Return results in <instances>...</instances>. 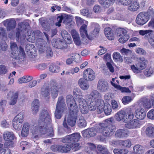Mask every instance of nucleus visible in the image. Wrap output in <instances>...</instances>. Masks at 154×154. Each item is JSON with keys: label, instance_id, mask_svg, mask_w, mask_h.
<instances>
[{"label": "nucleus", "instance_id": "obj_1", "mask_svg": "<svg viewBox=\"0 0 154 154\" xmlns=\"http://www.w3.org/2000/svg\"><path fill=\"white\" fill-rule=\"evenodd\" d=\"M114 122L113 117H111L105 120L103 123L99 124L97 128L99 132L105 137L112 136L115 129V126L112 125Z\"/></svg>", "mask_w": 154, "mask_h": 154}, {"label": "nucleus", "instance_id": "obj_2", "mask_svg": "<svg viewBox=\"0 0 154 154\" xmlns=\"http://www.w3.org/2000/svg\"><path fill=\"white\" fill-rule=\"evenodd\" d=\"M50 88L51 95L53 98L55 99L57 96L59 90H62L64 89V87L62 85L58 84L54 81L51 80L48 87L42 89L41 94L42 97H46L49 95Z\"/></svg>", "mask_w": 154, "mask_h": 154}, {"label": "nucleus", "instance_id": "obj_3", "mask_svg": "<svg viewBox=\"0 0 154 154\" xmlns=\"http://www.w3.org/2000/svg\"><path fill=\"white\" fill-rule=\"evenodd\" d=\"M78 100L79 108L81 113L83 114L88 113V109L92 111L95 110L97 107L98 108L100 105H101V103H97L96 101L90 100H88L90 103L88 105L85 100L83 98L79 97Z\"/></svg>", "mask_w": 154, "mask_h": 154}, {"label": "nucleus", "instance_id": "obj_4", "mask_svg": "<svg viewBox=\"0 0 154 154\" xmlns=\"http://www.w3.org/2000/svg\"><path fill=\"white\" fill-rule=\"evenodd\" d=\"M36 131L37 132H39L41 134H46L49 137H52L54 134L53 128L51 123L48 124L47 123L41 122L38 126L35 127L33 130V133L35 134Z\"/></svg>", "mask_w": 154, "mask_h": 154}, {"label": "nucleus", "instance_id": "obj_5", "mask_svg": "<svg viewBox=\"0 0 154 154\" xmlns=\"http://www.w3.org/2000/svg\"><path fill=\"white\" fill-rule=\"evenodd\" d=\"M66 110L67 107L64 97L61 96L59 97L54 113L56 118L60 119L62 116L63 113Z\"/></svg>", "mask_w": 154, "mask_h": 154}, {"label": "nucleus", "instance_id": "obj_6", "mask_svg": "<svg viewBox=\"0 0 154 154\" xmlns=\"http://www.w3.org/2000/svg\"><path fill=\"white\" fill-rule=\"evenodd\" d=\"M71 141V144L74 148L75 151H76L79 149V144L78 143L81 138V136L79 133H75L69 135Z\"/></svg>", "mask_w": 154, "mask_h": 154}, {"label": "nucleus", "instance_id": "obj_7", "mask_svg": "<svg viewBox=\"0 0 154 154\" xmlns=\"http://www.w3.org/2000/svg\"><path fill=\"white\" fill-rule=\"evenodd\" d=\"M52 44L54 47L60 49H66L67 47L66 42L59 38L53 39L52 41Z\"/></svg>", "mask_w": 154, "mask_h": 154}, {"label": "nucleus", "instance_id": "obj_8", "mask_svg": "<svg viewBox=\"0 0 154 154\" xmlns=\"http://www.w3.org/2000/svg\"><path fill=\"white\" fill-rule=\"evenodd\" d=\"M146 14L145 12H142L137 15L136 21L138 24L143 25L148 21Z\"/></svg>", "mask_w": 154, "mask_h": 154}, {"label": "nucleus", "instance_id": "obj_9", "mask_svg": "<svg viewBox=\"0 0 154 154\" xmlns=\"http://www.w3.org/2000/svg\"><path fill=\"white\" fill-rule=\"evenodd\" d=\"M39 119L41 122L47 123L48 124L50 123L51 120L50 114L46 110L43 109L40 114Z\"/></svg>", "mask_w": 154, "mask_h": 154}, {"label": "nucleus", "instance_id": "obj_10", "mask_svg": "<svg viewBox=\"0 0 154 154\" xmlns=\"http://www.w3.org/2000/svg\"><path fill=\"white\" fill-rule=\"evenodd\" d=\"M101 98L100 93L96 90H93L89 95L88 100L96 101L97 103H101Z\"/></svg>", "mask_w": 154, "mask_h": 154}, {"label": "nucleus", "instance_id": "obj_11", "mask_svg": "<svg viewBox=\"0 0 154 154\" xmlns=\"http://www.w3.org/2000/svg\"><path fill=\"white\" fill-rule=\"evenodd\" d=\"M103 111L106 115H109L111 114L112 109L109 104L103 105L102 103L101 105H100L97 108V112L98 113L100 114Z\"/></svg>", "mask_w": 154, "mask_h": 154}, {"label": "nucleus", "instance_id": "obj_12", "mask_svg": "<svg viewBox=\"0 0 154 154\" xmlns=\"http://www.w3.org/2000/svg\"><path fill=\"white\" fill-rule=\"evenodd\" d=\"M18 27L17 29V32L16 33V37L19 39L20 32H24L26 31V28L29 27V23L26 21H24L18 24Z\"/></svg>", "mask_w": 154, "mask_h": 154}, {"label": "nucleus", "instance_id": "obj_13", "mask_svg": "<svg viewBox=\"0 0 154 154\" xmlns=\"http://www.w3.org/2000/svg\"><path fill=\"white\" fill-rule=\"evenodd\" d=\"M83 77L86 80L91 81L95 78V75L94 72L91 69L85 70L83 72Z\"/></svg>", "mask_w": 154, "mask_h": 154}, {"label": "nucleus", "instance_id": "obj_14", "mask_svg": "<svg viewBox=\"0 0 154 154\" xmlns=\"http://www.w3.org/2000/svg\"><path fill=\"white\" fill-rule=\"evenodd\" d=\"M11 48L12 50L11 56L16 60H19L20 58V56L18 54L19 49L16 43H11Z\"/></svg>", "mask_w": 154, "mask_h": 154}, {"label": "nucleus", "instance_id": "obj_15", "mask_svg": "<svg viewBox=\"0 0 154 154\" xmlns=\"http://www.w3.org/2000/svg\"><path fill=\"white\" fill-rule=\"evenodd\" d=\"M97 88L98 90L101 92L106 91L109 88L108 84L103 79H100L98 82Z\"/></svg>", "mask_w": 154, "mask_h": 154}, {"label": "nucleus", "instance_id": "obj_16", "mask_svg": "<svg viewBox=\"0 0 154 154\" xmlns=\"http://www.w3.org/2000/svg\"><path fill=\"white\" fill-rule=\"evenodd\" d=\"M97 131L94 128L85 129L82 132L83 136L85 138H89L95 136L97 133Z\"/></svg>", "mask_w": 154, "mask_h": 154}, {"label": "nucleus", "instance_id": "obj_17", "mask_svg": "<svg viewBox=\"0 0 154 154\" xmlns=\"http://www.w3.org/2000/svg\"><path fill=\"white\" fill-rule=\"evenodd\" d=\"M2 23L6 27L8 31H10L14 29L16 22L14 19H8L4 21Z\"/></svg>", "mask_w": 154, "mask_h": 154}, {"label": "nucleus", "instance_id": "obj_18", "mask_svg": "<svg viewBox=\"0 0 154 154\" xmlns=\"http://www.w3.org/2000/svg\"><path fill=\"white\" fill-rule=\"evenodd\" d=\"M127 116L125 112L121 110L116 113L115 116L116 119L118 121L122 120L124 122H128Z\"/></svg>", "mask_w": 154, "mask_h": 154}, {"label": "nucleus", "instance_id": "obj_19", "mask_svg": "<svg viewBox=\"0 0 154 154\" xmlns=\"http://www.w3.org/2000/svg\"><path fill=\"white\" fill-rule=\"evenodd\" d=\"M140 122L137 119H134L125 124V127L129 129L139 128L140 125Z\"/></svg>", "mask_w": 154, "mask_h": 154}, {"label": "nucleus", "instance_id": "obj_20", "mask_svg": "<svg viewBox=\"0 0 154 154\" xmlns=\"http://www.w3.org/2000/svg\"><path fill=\"white\" fill-rule=\"evenodd\" d=\"M36 45L41 53L44 52L45 50V46L47 44L46 42L42 38H38L36 40Z\"/></svg>", "mask_w": 154, "mask_h": 154}, {"label": "nucleus", "instance_id": "obj_21", "mask_svg": "<svg viewBox=\"0 0 154 154\" xmlns=\"http://www.w3.org/2000/svg\"><path fill=\"white\" fill-rule=\"evenodd\" d=\"M84 78H80L78 81V83L80 88L84 90H88L90 86L88 82Z\"/></svg>", "mask_w": 154, "mask_h": 154}, {"label": "nucleus", "instance_id": "obj_22", "mask_svg": "<svg viewBox=\"0 0 154 154\" xmlns=\"http://www.w3.org/2000/svg\"><path fill=\"white\" fill-rule=\"evenodd\" d=\"M72 36L75 44L77 45H80L81 44L79 35L77 31L74 29L71 32Z\"/></svg>", "mask_w": 154, "mask_h": 154}, {"label": "nucleus", "instance_id": "obj_23", "mask_svg": "<svg viewBox=\"0 0 154 154\" xmlns=\"http://www.w3.org/2000/svg\"><path fill=\"white\" fill-rule=\"evenodd\" d=\"M139 60L137 63V68L140 70H143L145 68L147 63V61L143 57H139Z\"/></svg>", "mask_w": 154, "mask_h": 154}, {"label": "nucleus", "instance_id": "obj_24", "mask_svg": "<svg viewBox=\"0 0 154 154\" xmlns=\"http://www.w3.org/2000/svg\"><path fill=\"white\" fill-rule=\"evenodd\" d=\"M69 110V116L72 117H77L79 109L77 105H73L72 106L68 107Z\"/></svg>", "mask_w": 154, "mask_h": 154}, {"label": "nucleus", "instance_id": "obj_25", "mask_svg": "<svg viewBox=\"0 0 154 154\" xmlns=\"http://www.w3.org/2000/svg\"><path fill=\"white\" fill-rule=\"evenodd\" d=\"M135 116L137 118L140 120L143 119L146 116V112L143 109H137L135 112Z\"/></svg>", "mask_w": 154, "mask_h": 154}, {"label": "nucleus", "instance_id": "obj_26", "mask_svg": "<svg viewBox=\"0 0 154 154\" xmlns=\"http://www.w3.org/2000/svg\"><path fill=\"white\" fill-rule=\"evenodd\" d=\"M153 31L151 29L140 30L139 31V34L142 36H144L145 38L148 40L151 36L153 35V34L151 33Z\"/></svg>", "mask_w": 154, "mask_h": 154}, {"label": "nucleus", "instance_id": "obj_27", "mask_svg": "<svg viewBox=\"0 0 154 154\" xmlns=\"http://www.w3.org/2000/svg\"><path fill=\"white\" fill-rule=\"evenodd\" d=\"M29 124L27 122L25 123L23 125L21 135L24 137H26L28 134L29 129Z\"/></svg>", "mask_w": 154, "mask_h": 154}, {"label": "nucleus", "instance_id": "obj_28", "mask_svg": "<svg viewBox=\"0 0 154 154\" xmlns=\"http://www.w3.org/2000/svg\"><path fill=\"white\" fill-rule=\"evenodd\" d=\"M128 130L126 129H119L117 130L115 133L116 137L120 138L126 137L128 135Z\"/></svg>", "mask_w": 154, "mask_h": 154}, {"label": "nucleus", "instance_id": "obj_29", "mask_svg": "<svg viewBox=\"0 0 154 154\" xmlns=\"http://www.w3.org/2000/svg\"><path fill=\"white\" fill-rule=\"evenodd\" d=\"M33 34L34 36H32V39L30 38V37H29L30 36L31 37V35H28V34L27 35V36L29 37L28 38H26L28 41L31 42H34L35 40V36L38 37L42 36V33L38 30H36L33 32L32 35H33Z\"/></svg>", "mask_w": 154, "mask_h": 154}, {"label": "nucleus", "instance_id": "obj_30", "mask_svg": "<svg viewBox=\"0 0 154 154\" xmlns=\"http://www.w3.org/2000/svg\"><path fill=\"white\" fill-rule=\"evenodd\" d=\"M71 144L67 145L65 144L63 146L60 145V152L67 153L69 152L71 150V148H72V150L75 151V148L72 146Z\"/></svg>", "mask_w": 154, "mask_h": 154}, {"label": "nucleus", "instance_id": "obj_31", "mask_svg": "<svg viewBox=\"0 0 154 154\" xmlns=\"http://www.w3.org/2000/svg\"><path fill=\"white\" fill-rule=\"evenodd\" d=\"M145 134L149 137H154V126L147 127L145 130Z\"/></svg>", "mask_w": 154, "mask_h": 154}, {"label": "nucleus", "instance_id": "obj_32", "mask_svg": "<svg viewBox=\"0 0 154 154\" xmlns=\"http://www.w3.org/2000/svg\"><path fill=\"white\" fill-rule=\"evenodd\" d=\"M3 136L4 140L6 141H11L14 140V135L12 132L8 131L4 132Z\"/></svg>", "mask_w": 154, "mask_h": 154}, {"label": "nucleus", "instance_id": "obj_33", "mask_svg": "<svg viewBox=\"0 0 154 154\" xmlns=\"http://www.w3.org/2000/svg\"><path fill=\"white\" fill-rule=\"evenodd\" d=\"M128 5V10L133 11H136L140 7L139 3L136 1L132 2Z\"/></svg>", "mask_w": 154, "mask_h": 154}, {"label": "nucleus", "instance_id": "obj_34", "mask_svg": "<svg viewBox=\"0 0 154 154\" xmlns=\"http://www.w3.org/2000/svg\"><path fill=\"white\" fill-rule=\"evenodd\" d=\"M66 103L68 107L77 104L73 97L71 95L66 96Z\"/></svg>", "mask_w": 154, "mask_h": 154}, {"label": "nucleus", "instance_id": "obj_35", "mask_svg": "<svg viewBox=\"0 0 154 154\" xmlns=\"http://www.w3.org/2000/svg\"><path fill=\"white\" fill-rule=\"evenodd\" d=\"M32 106L33 113L36 114L38 111L39 108L38 100L37 99L34 100L32 103Z\"/></svg>", "mask_w": 154, "mask_h": 154}, {"label": "nucleus", "instance_id": "obj_36", "mask_svg": "<svg viewBox=\"0 0 154 154\" xmlns=\"http://www.w3.org/2000/svg\"><path fill=\"white\" fill-rule=\"evenodd\" d=\"M115 0H99V2L104 7H107L113 4Z\"/></svg>", "mask_w": 154, "mask_h": 154}, {"label": "nucleus", "instance_id": "obj_37", "mask_svg": "<svg viewBox=\"0 0 154 154\" xmlns=\"http://www.w3.org/2000/svg\"><path fill=\"white\" fill-rule=\"evenodd\" d=\"M87 26L86 24H83L81 27L80 31L81 36L84 38L85 36L88 37V35L87 33Z\"/></svg>", "mask_w": 154, "mask_h": 154}, {"label": "nucleus", "instance_id": "obj_38", "mask_svg": "<svg viewBox=\"0 0 154 154\" xmlns=\"http://www.w3.org/2000/svg\"><path fill=\"white\" fill-rule=\"evenodd\" d=\"M24 117V112H21L15 117L13 120L18 121L19 123H23Z\"/></svg>", "mask_w": 154, "mask_h": 154}, {"label": "nucleus", "instance_id": "obj_39", "mask_svg": "<svg viewBox=\"0 0 154 154\" xmlns=\"http://www.w3.org/2000/svg\"><path fill=\"white\" fill-rule=\"evenodd\" d=\"M32 79V76H26L20 78L18 80V82L19 83H22L28 82Z\"/></svg>", "mask_w": 154, "mask_h": 154}, {"label": "nucleus", "instance_id": "obj_40", "mask_svg": "<svg viewBox=\"0 0 154 154\" xmlns=\"http://www.w3.org/2000/svg\"><path fill=\"white\" fill-rule=\"evenodd\" d=\"M127 31L126 29L123 28H119L116 29V33L117 36H120L127 34Z\"/></svg>", "mask_w": 154, "mask_h": 154}, {"label": "nucleus", "instance_id": "obj_41", "mask_svg": "<svg viewBox=\"0 0 154 154\" xmlns=\"http://www.w3.org/2000/svg\"><path fill=\"white\" fill-rule=\"evenodd\" d=\"M76 118V117H72L69 116L67 120L68 125L71 127L74 126L75 124Z\"/></svg>", "mask_w": 154, "mask_h": 154}, {"label": "nucleus", "instance_id": "obj_42", "mask_svg": "<svg viewBox=\"0 0 154 154\" xmlns=\"http://www.w3.org/2000/svg\"><path fill=\"white\" fill-rule=\"evenodd\" d=\"M134 152L136 153L142 154L143 152V150L142 146L140 145L137 144L135 145L133 147Z\"/></svg>", "mask_w": 154, "mask_h": 154}, {"label": "nucleus", "instance_id": "obj_43", "mask_svg": "<svg viewBox=\"0 0 154 154\" xmlns=\"http://www.w3.org/2000/svg\"><path fill=\"white\" fill-rule=\"evenodd\" d=\"M113 59L116 62H122L123 61V59L120 54L117 52H114L112 55Z\"/></svg>", "mask_w": 154, "mask_h": 154}, {"label": "nucleus", "instance_id": "obj_44", "mask_svg": "<svg viewBox=\"0 0 154 154\" xmlns=\"http://www.w3.org/2000/svg\"><path fill=\"white\" fill-rule=\"evenodd\" d=\"M113 152L115 154H127L128 152V149H115Z\"/></svg>", "mask_w": 154, "mask_h": 154}, {"label": "nucleus", "instance_id": "obj_45", "mask_svg": "<svg viewBox=\"0 0 154 154\" xmlns=\"http://www.w3.org/2000/svg\"><path fill=\"white\" fill-rule=\"evenodd\" d=\"M18 92H16L13 95L9 103L10 105H14L16 103L17 99L18 97Z\"/></svg>", "mask_w": 154, "mask_h": 154}, {"label": "nucleus", "instance_id": "obj_46", "mask_svg": "<svg viewBox=\"0 0 154 154\" xmlns=\"http://www.w3.org/2000/svg\"><path fill=\"white\" fill-rule=\"evenodd\" d=\"M60 67L57 65L53 64L51 65L49 67V70L54 73H57L59 71Z\"/></svg>", "mask_w": 154, "mask_h": 154}, {"label": "nucleus", "instance_id": "obj_47", "mask_svg": "<svg viewBox=\"0 0 154 154\" xmlns=\"http://www.w3.org/2000/svg\"><path fill=\"white\" fill-rule=\"evenodd\" d=\"M71 56L73 60L76 63H79L81 61L80 56L79 54L76 53H72Z\"/></svg>", "mask_w": 154, "mask_h": 154}, {"label": "nucleus", "instance_id": "obj_48", "mask_svg": "<svg viewBox=\"0 0 154 154\" xmlns=\"http://www.w3.org/2000/svg\"><path fill=\"white\" fill-rule=\"evenodd\" d=\"M61 35L65 40H69L71 38L70 35L68 33V32L66 30H64L61 31Z\"/></svg>", "mask_w": 154, "mask_h": 154}, {"label": "nucleus", "instance_id": "obj_49", "mask_svg": "<svg viewBox=\"0 0 154 154\" xmlns=\"http://www.w3.org/2000/svg\"><path fill=\"white\" fill-rule=\"evenodd\" d=\"M133 99L130 96H125L122 98V101L124 104L125 105L131 102Z\"/></svg>", "mask_w": 154, "mask_h": 154}, {"label": "nucleus", "instance_id": "obj_50", "mask_svg": "<svg viewBox=\"0 0 154 154\" xmlns=\"http://www.w3.org/2000/svg\"><path fill=\"white\" fill-rule=\"evenodd\" d=\"M146 17L148 20L149 19H151L152 18H153L154 16V12L153 11V9L151 7H149L148 10L147 12H146Z\"/></svg>", "mask_w": 154, "mask_h": 154}, {"label": "nucleus", "instance_id": "obj_51", "mask_svg": "<svg viewBox=\"0 0 154 154\" xmlns=\"http://www.w3.org/2000/svg\"><path fill=\"white\" fill-rule=\"evenodd\" d=\"M120 143L124 147L127 148H129L131 145V141L128 140L121 141Z\"/></svg>", "mask_w": 154, "mask_h": 154}, {"label": "nucleus", "instance_id": "obj_52", "mask_svg": "<svg viewBox=\"0 0 154 154\" xmlns=\"http://www.w3.org/2000/svg\"><path fill=\"white\" fill-rule=\"evenodd\" d=\"M22 123H19L18 121L13 120L12 125L14 128L16 130H19L21 127V124Z\"/></svg>", "mask_w": 154, "mask_h": 154}, {"label": "nucleus", "instance_id": "obj_53", "mask_svg": "<svg viewBox=\"0 0 154 154\" xmlns=\"http://www.w3.org/2000/svg\"><path fill=\"white\" fill-rule=\"evenodd\" d=\"M154 71L153 69L150 67L149 69H146L144 71V75L147 77H149L154 73Z\"/></svg>", "mask_w": 154, "mask_h": 154}, {"label": "nucleus", "instance_id": "obj_54", "mask_svg": "<svg viewBox=\"0 0 154 154\" xmlns=\"http://www.w3.org/2000/svg\"><path fill=\"white\" fill-rule=\"evenodd\" d=\"M8 72V69L6 66L3 65H0V75L5 74Z\"/></svg>", "mask_w": 154, "mask_h": 154}, {"label": "nucleus", "instance_id": "obj_55", "mask_svg": "<svg viewBox=\"0 0 154 154\" xmlns=\"http://www.w3.org/2000/svg\"><path fill=\"white\" fill-rule=\"evenodd\" d=\"M81 14L87 17H89L91 16V13L89 12V10L88 8L82 9L80 11Z\"/></svg>", "mask_w": 154, "mask_h": 154}, {"label": "nucleus", "instance_id": "obj_56", "mask_svg": "<svg viewBox=\"0 0 154 154\" xmlns=\"http://www.w3.org/2000/svg\"><path fill=\"white\" fill-rule=\"evenodd\" d=\"M60 141L63 143H67L68 144L67 145L71 144V141L70 138V135H67L66 136L61 139Z\"/></svg>", "mask_w": 154, "mask_h": 154}, {"label": "nucleus", "instance_id": "obj_57", "mask_svg": "<svg viewBox=\"0 0 154 154\" xmlns=\"http://www.w3.org/2000/svg\"><path fill=\"white\" fill-rule=\"evenodd\" d=\"M87 125V123L85 120L82 118L80 119L78 123V126L79 127L83 128L85 127Z\"/></svg>", "mask_w": 154, "mask_h": 154}, {"label": "nucleus", "instance_id": "obj_58", "mask_svg": "<svg viewBox=\"0 0 154 154\" xmlns=\"http://www.w3.org/2000/svg\"><path fill=\"white\" fill-rule=\"evenodd\" d=\"M0 154H11L9 150H6L3 148V144L0 143Z\"/></svg>", "mask_w": 154, "mask_h": 154}, {"label": "nucleus", "instance_id": "obj_59", "mask_svg": "<svg viewBox=\"0 0 154 154\" xmlns=\"http://www.w3.org/2000/svg\"><path fill=\"white\" fill-rule=\"evenodd\" d=\"M7 101L5 100H2L0 102V111L3 113L5 110Z\"/></svg>", "mask_w": 154, "mask_h": 154}, {"label": "nucleus", "instance_id": "obj_60", "mask_svg": "<svg viewBox=\"0 0 154 154\" xmlns=\"http://www.w3.org/2000/svg\"><path fill=\"white\" fill-rule=\"evenodd\" d=\"M20 146L22 148V150H24L25 149H27L29 147L30 143L26 141H22L20 144Z\"/></svg>", "mask_w": 154, "mask_h": 154}, {"label": "nucleus", "instance_id": "obj_61", "mask_svg": "<svg viewBox=\"0 0 154 154\" xmlns=\"http://www.w3.org/2000/svg\"><path fill=\"white\" fill-rule=\"evenodd\" d=\"M75 18L77 24L78 26H80L81 25L84 23L85 22H87L83 19L82 18L80 17L76 16Z\"/></svg>", "mask_w": 154, "mask_h": 154}, {"label": "nucleus", "instance_id": "obj_62", "mask_svg": "<svg viewBox=\"0 0 154 154\" xmlns=\"http://www.w3.org/2000/svg\"><path fill=\"white\" fill-rule=\"evenodd\" d=\"M129 38L128 35H124L119 39V42L121 43H123L127 41Z\"/></svg>", "mask_w": 154, "mask_h": 154}, {"label": "nucleus", "instance_id": "obj_63", "mask_svg": "<svg viewBox=\"0 0 154 154\" xmlns=\"http://www.w3.org/2000/svg\"><path fill=\"white\" fill-rule=\"evenodd\" d=\"M120 52L122 54H125L126 55H130L132 53L131 50L124 48L121 49L120 50Z\"/></svg>", "mask_w": 154, "mask_h": 154}, {"label": "nucleus", "instance_id": "obj_64", "mask_svg": "<svg viewBox=\"0 0 154 154\" xmlns=\"http://www.w3.org/2000/svg\"><path fill=\"white\" fill-rule=\"evenodd\" d=\"M147 117L151 119H154V109L150 110L147 113Z\"/></svg>", "mask_w": 154, "mask_h": 154}]
</instances>
